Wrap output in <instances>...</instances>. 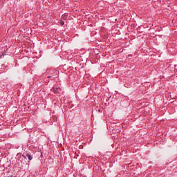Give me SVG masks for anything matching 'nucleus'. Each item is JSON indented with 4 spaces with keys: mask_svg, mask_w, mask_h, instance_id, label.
Masks as SVG:
<instances>
[{
    "mask_svg": "<svg viewBox=\"0 0 177 177\" xmlns=\"http://www.w3.org/2000/svg\"><path fill=\"white\" fill-rule=\"evenodd\" d=\"M54 93H56L57 96H60V92H62V88H53Z\"/></svg>",
    "mask_w": 177,
    "mask_h": 177,
    "instance_id": "f257e3e1",
    "label": "nucleus"
},
{
    "mask_svg": "<svg viewBox=\"0 0 177 177\" xmlns=\"http://www.w3.org/2000/svg\"><path fill=\"white\" fill-rule=\"evenodd\" d=\"M68 15H67V14H64V15H62V20H67V17H68Z\"/></svg>",
    "mask_w": 177,
    "mask_h": 177,
    "instance_id": "f03ea898",
    "label": "nucleus"
},
{
    "mask_svg": "<svg viewBox=\"0 0 177 177\" xmlns=\"http://www.w3.org/2000/svg\"><path fill=\"white\" fill-rule=\"evenodd\" d=\"M26 157L28 158V159L29 160V161H31V160H32V156L31 154H30V153H27V154H26Z\"/></svg>",
    "mask_w": 177,
    "mask_h": 177,
    "instance_id": "7ed1b4c3",
    "label": "nucleus"
},
{
    "mask_svg": "<svg viewBox=\"0 0 177 177\" xmlns=\"http://www.w3.org/2000/svg\"><path fill=\"white\" fill-rule=\"evenodd\" d=\"M60 24L61 26H64V21L61 20Z\"/></svg>",
    "mask_w": 177,
    "mask_h": 177,
    "instance_id": "20e7f679",
    "label": "nucleus"
},
{
    "mask_svg": "<svg viewBox=\"0 0 177 177\" xmlns=\"http://www.w3.org/2000/svg\"><path fill=\"white\" fill-rule=\"evenodd\" d=\"M47 78H52V76H48Z\"/></svg>",
    "mask_w": 177,
    "mask_h": 177,
    "instance_id": "39448f33",
    "label": "nucleus"
},
{
    "mask_svg": "<svg viewBox=\"0 0 177 177\" xmlns=\"http://www.w3.org/2000/svg\"><path fill=\"white\" fill-rule=\"evenodd\" d=\"M1 59H2V55L0 56Z\"/></svg>",
    "mask_w": 177,
    "mask_h": 177,
    "instance_id": "423d86ee",
    "label": "nucleus"
}]
</instances>
